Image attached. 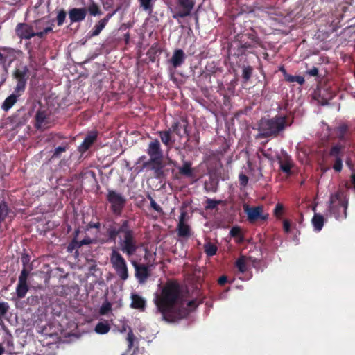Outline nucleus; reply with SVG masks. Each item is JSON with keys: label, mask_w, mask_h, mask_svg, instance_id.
Instances as JSON below:
<instances>
[{"label": "nucleus", "mask_w": 355, "mask_h": 355, "mask_svg": "<svg viewBox=\"0 0 355 355\" xmlns=\"http://www.w3.org/2000/svg\"><path fill=\"white\" fill-rule=\"evenodd\" d=\"M25 48H26V49L28 50V53L29 55V58H33V51H32V49L30 46V43L29 42L26 43L25 44Z\"/></svg>", "instance_id": "obj_59"}, {"label": "nucleus", "mask_w": 355, "mask_h": 355, "mask_svg": "<svg viewBox=\"0 0 355 355\" xmlns=\"http://www.w3.org/2000/svg\"><path fill=\"white\" fill-rule=\"evenodd\" d=\"M16 35L21 40H29L35 37L33 27L26 23H19L15 28Z\"/></svg>", "instance_id": "obj_14"}, {"label": "nucleus", "mask_w": 355, "mask_h": 355, "mask_svg": "<svg viewBox=\"0 0 355 355\" xmlns=\"http://www.w3.org/2000/svg\"><path fill=\"white\" fill-rule=\"evenodd\" d=\"M349 129V126L345 123L340 124L336 127L335 132L340 141L343 142L347 141Z\"/></svg>", "instance_id": "obj_28"}, {"label": "nucleus", "mask_w": 355, "mask_h": 355, "mask_svg": "<svg viewBox=\"0 0 355 355\" xmlns=\"http://www.w3.org/2000/svg\"><path fill=\"white\" fill-rule=\"evenodd\" d=\"M86 8L87 12L88 11L92 16H98L102 14L100 7L94 1H92Z\"/></svg>", "instance_id": "obj_38"}, {"label": "nucleus", "mask_w": 355, "mask_h": 355, "mask_svg": "<svg viewBox=\"0 0 355 355\" xmlns=\"http://www.w3.org/2000/svg\"><path fill=\"white\" fill-rule=\"evenodd\" d=\"M127 331H128V335H127L126 340L128 343V348L131 349L133 346L135 337L133 334L132 328L127 323L123 322L119 329V331L121 333H124Z\"/></svg>", "instance_id": "obj_27"}, {"label": "nucleus", "mask_w": 355, "mask_h": 355, "mask_svg": "<svg viewBox=\"0 0 355 355\" xmlns=\"http://www.w3.org/2000/svg\"><path fill=\"white\" fill-rule=\"evenodd\" d=\"M280 170L286 175H291V168L293 167V162L290 156L285 154L283 157H277Z\"/></svg>", "instance_id": "obj_23"}, {"label": "nucleus", "mask_w": 355, "mask_h": 355, "mask_svg": "<svg viewBox=\"0 0 355 355\" xmlns=\"http://www.w3.org/2000/svg\"><path fill=\"white\" fill-rule=\"evenodd\" d=\"M75 248H78V246H76V244L73 243V241L69 244L68 245V251L72 252V250Z\"/></svg>", "instance_id": "obj_61"}, {"label": "nucleus", "mask_w": 355, "mask_h": 355, "mask_svg": "<svg viewBox=\"0 0 355 355\" xmlns=\"http://www.w3.org/2000/svg\"><path fill=\"white\" fill-rule=\"evenodd\" d=\"M236 266L237 267L238 270L241 272H244L246 271V263L245 261L243 258H239L236 261Z\"/></svg>", "instance_id": "obj_48"}, {"label": "nucleus", "mask_w": 355, "mask_h": 355, "mask_svg": "<svg viewBox=\"0 0 355 355\" xmlns=\"http://www.w3.org/2000/svg\"><path fill=\"white\" fill-rule=\"evenodd\" d=\"M147 154L149 155L150 159L157 157H164L163 151L161 148V144L158 139H155L150 142L146 150Z\"/></svg>", "instance_id": "obj_18"}, {"label": "nucleus", "mask_w": 355, "mask_h": 355, "mask_svg": "<svg viewBox=\"0 0 355 355\" xmlns=\"http://www.w3.org/2000/svg\"><path fill=\"white\" fill-rule=\"evenodd\" d=\"M40 22H41V20H40V19H39V20H35V21H34V23L35 24V30H36L37 31H42V28H41V26H40Z\"/></svg>", "instance_id": "obj_62"}, {"label": "nucleus", "mask_w": 355, "mask_h": 355, "mask_svg": "<svg viewBox=\"0 0 355 355\" xmlns=\"http://www.w3.org/2000/svg\"><path fill=\"white\" fill-rule=\"evenodd\" d=\"M348 200L341 191H338L330 197L328 211L338 220H343L347 217Z\"/></svg>", "instance_id": "obj_4"}, {"label": "nucleus", "mask_w": 355, "mask_h": 355, "mask_svg": "<svg viewBox=\"0 0 355 355\" xmlns=\"http://www.w3.org/2000/svg\"><path fill=\"white\" fill-rule=\"evenodd\" d=\"M187 215L185 211H182L179 217L177 233L178 236L181 238H189L191 235V227L185 223Z\"/></svg>", "instance_id": "obj_15"}, {"label": "nucleus", "mask_w": 355, "mask_h": 355, "mask_svg": "<svg viewBox=\"0 0 355 355\" xmlns=\"http://www.w3.org/2000/svg\"><path fill=\"white\" fill-rule=\"evenodd\" d=\"M307 73L311 76H316L318 74V69L317 67H313L307 71Z\"/></svg>", "instance_id": "obj_56"}, {"label": "nucleus", "mask_w": 355, "mask_h": 355, "mask_svg": "<svg viewBox=\"0 0 355 355\" xmlns=\"http://www.w3.org/2000/svg\"><path fill=\"white\" fill-rule=\"evenodd\" d=\"M98 137V132L93 130L89 132L85 137L83 141L79 146V151L84 153L87 151L91 146L96 141Z\"/></svg>", "instance_id": "obj_20"}, {"label": "nucleus", "mask_w": 355, "mask_h": 355, "mask_svg": "<svg viewBox=\"0 0 355 355\" xmlns=\"http://www.w3.org/2000/svg\"><path fill=\"white\" fill-rule=\"evenodd\" d=\"M343 148L342 145L335 144L331 147L327 155V157L331 159V162L333 163L332 168L338 173L343 169Z\"/></svg>", "instance_id": "obj_8"}, {"label": "nucleus", "mask_w": 355, "mask_h": 355, "mask_svg": "<svg viewBox=\"0 0 355 355\" xmlns=\"http://www.w3.org/2000/svg\"><path fill=\"white\" fill-rule=\"evenodd\" d=\"M142 168L152 171L155 178L157 179L162 178L165 176L163 157L149 159L148 161L143 163Z\"/></svg>", "instance_id": "obj_11"}, {"label": "nucleus", "mask_w": 355, "mask_h": 355, "mask_svg": "<svg viewBox=\"0 0 355 355\" xmlns=\"http://www.w3.org/2000/svg\"><path fill=\"white\" fill-rule=\"evenodd\" d=\"M283 225H284V231L287 233L289 232L291 230V223H290L289 220H284Z\"/></svg>", "instance_id": "obj_57"}, {"label": "nucleus", "mask_w": 355, "mask_h": 355, "mask_svg": "<svg viewBox=\"0 0 355 355\" xmlns=\"http://www.w3.org/2000/svg\"><path fill=\"white\" fill-rule=\"evenodd\" d=\"M140 7L145 11L152 12L153 8V0H138Z\"/></svg>", "instance_id": "obj_40"}, {"label": "nucleus", "mask_w": 355, "mask_h": 355, "mask_svg": "<svg viewBox=\"0 0 355 355\" xmlns=\"http://www.w3.org/2000/svg\"><path fill=\"white\" fill-rule=\"evenodd\" d=\"M28 291V284L19 283L16 288V293L18 298H23Z\"/></svg>", "instance_id": "obj_37"}, {"label": "nucleus", "mask_w": 355, "mask_h": 355, "mask_svg": "<svg viewBox=\"0 0 355 355\" xmlns=\"http://www.w3.org/2000/svg\"><path fill=\"white\" fill-rule=\"evenodd\" d=\"M110 263L120 279L125 281L129 277L128 268L124 257L113 248L110 254Z\"/></svg>", "instance_id": "obj_5"}, {"label": "nucleus", "mask_w": 355, "mask_h": 355, "mask_svg": "<svg viewBox=\"0 0 355 355\" xmlns=\"http://www.w3.org/2000/svg\"><path fill=\"white\" fill-rule=\"evenodd\" d=\"M111 310V304L110 303L103 304L100 309V313L101 315L107 314Z\"/></svg>", "instance_id": "obj_54"}, {"label": "nucleus", "mask_w": 355, "mask_h": 355, "mask_svg": "<svg viewBox=\"0 0 355 355\" xmlns=\"http://www.w3.org/2000/svg\"><path fill=\"white\" fill-rule=\"evenodd\" d=\"M107 200L111 205V210L116 216H121L126 204V198L114 190H108Z\"/></svg>", "instance_id": "obj_7"}, {"label": "nucleus", "mask_w": 355, "mask_h": 355, "mask_svg": "<svg viewBox=\"0 0 355 355\" xmlns=\"http://www.w3.org/2000/svg\"><path fill=\"white\" fill-rule=\"evenodd\" d=\"M95 243H96V241L94 239L89 238V236H86L85 238H84L83 240H81L80 241H77V239H76V238L73 239V243L76 244V246H78V248H80L83 245H90V244Z\"/></svg>", "instance_id": "obj_42"}, {"label": "nucleus", "mask_w": 355, "mask_h": 355, "mask_svg": "<svg viewBox=\"0 0 355 355\" xmlns=\"http://www.w3.org/2000/svg\"><path fill=\"white\" fill-rule=\"evenodd\" d=\"M204 250L208 257H212L216 254L218 248L215 244L208 241L204 244Z\"/></svg>", "instance_id": "obj_35"}, {"label": "nucleus", "mask_w": 355, "mask_h": 355, "mask_svg": "<svg viewBox=\"0 0 355 355\" xmlns=\"http://www.w3.org/2000/svg\"><path fill=\"white\" fill-rule=\"evenodd\" d=\"M285 80L288 83H294L297 82L300 85H303L304 83V78L300 76H293V75H286Z\"/></svg>", "instance_id": "obj_45"}, {"label": "nucleus", "mask_w": 355, "mask_h": 355, "mask_svg": "<svg viewBox=\"0 0 355 355\" xmlns=\"http://www.w3.org/2000/svg\"><path fill=\"white\" fill-rule=\"evenodd\" d=\"M43 29L44 30V33H46V34L53 31V28L51 26L45 27Z\"/></svg>", "instance_id": "obj_64"}, {"label": "nucleus", "mask_w": 355, "mask_h": 355, "mask_svg": "<svg viewBox=\"0 0 355 355\" xmlns=\"http://www.w3.org/2000/svg\"><path fill=\"white\" fill-rule=\"evenodd\" d=\"M9 310V305L8 302H0V318L4 316Z\"/></svg>", "instance_id": "obj_51"}, {"label": "nucleus", "mask_w": 355, "mask_h": 355, "mask_svg": "<svg viewBox=\"0 0 355 355\" xmlns=\"http://www.w3.org/2000/svg\"><path fill=\"white\" fill-rule=\"evenodd\" d=\"M179 174L185 178H193L194 171L192 168V163L190 161L183 160L182 165L178 166Z\"/></svg>", "instance_id": "obj_25"}, {"label": "nucleus", "mask_w": 355, "mask_h": 355, "mask_svg": "<svg viewBox=\"0 0 355 355\" xmlns=\"http://www.w3.org/2000/svg\"><path fill=\"white\" fill-rule=\"evenodd\" d=\"M131 303L130 306L132 309L144 311L146 306V300L137 293H132L130 295Z\"/></svg>", "instance_id": "obj_22"}, {"label": "nucleus", "mask_w": 355, "mask_h": 355, "mask_svg": "<svg viewBox=\"0 0 355 355\" xmlns=\"http://www.w3.org/2000/svg\"><path fill=\"white\" fill-rule=\"evenodd\" d=\"M121 234L123 235V239L119 241L121 250L128 257L134 255L138 249V245L129 220H122L120 223H114L106 229L107 241L115 242Z\"/></svg>", "instance_id": "obj_2"}, {"label": "nucleus", "mask_w": 355, "mask_h": 355, "mask_svg": "<svg viewBox=\"0 0 355 355\" xmlns=\"http://www.w3.org/2000/svg\"><path fill=\"white\" fill-rule=\"evenodd\" d=\"M279 71L283 73L284 79L286 78V76L288 75V73L286 72V70L285 69L284 67H281L279 68Z\"/></svg>", "instance_id": "obj_63"}, {"label": "nucleus", "mask_w": 355, "mask_h": 355, "mask_svg": "<svg viewBox=\"0 0 355 355\" xmlns=\"http://www.w3.org/2000/svg\"><path fill=\"white\" fill-rule=\"evenodd\" d=\"M227 282V277L225 275L220 277L218 279V284L220 286L225 285Z\"/></svg>", "instance_id": "obj_58"}, {"label": "nucleus", "mask_w": 355, "mask_h": 355, "mask_svg": "<svg viewBox=\"0 0 355 355\" xmlns=\"http://www.w3.org/2000/svg\"><path fill=\"white\" fill-rule=\"evenodd\" d=\"M311 222L314 230L317 232H320L323 227L324 219L321 214L315 213L312 218Z\"/></svg>", "instance_id": "obj_32"}, {"label": "nucleus", "mask_w": 355, "mask_h": 355, "mask_svg": "<svg viewBox=\"0 0 355 355\" xmlns=\"http://www.w3.org/2000/svg\"><path fill=\"white\" fill-rule=\"evenodd\" d=\"M240 37L246 38V40H248L253 44H259L262 45L261 40L258 37L257 33L252 28L247 31L246 33H242Z\"/></svg>", "instance_id": "obj_29"}, {"label": "nucleus", "mask_w": 355, "mask_h": 355, "mask_svg": "<svg viewBox=\"0 0 355 355\" xmlns=\"http://www.w3.org/2000/svg\"><path fill=\"white\" fill-rule=\"evenodd\" d=\"M23 94L24 92H19L17 93L16 89H14L13 92L3 101L1 105L2 109L6 112L8 111L17 103L18 98Z\"/></svg>", "instance_id": "obj_24"}, {"label": "nucleus", "mask_w": 355, "mask_h": 355, "mask_svg": "<svg viewBox=\"0 0 355 355\" xmlns=\"http://www.w3.org/2000/svg\"><path fill=\"white\" fill-rule=\"evenodd\" d=\"M188 125V121L186 119H182L181 121L173 122L168 129L172 133L176 134L180 138H182L184 135L189 136Z\"/></svg>", "instance_id": "obj_16"}, {"label": "nucleus", "mask_w": 355, "mask_h": 355, "mask_svg": "<svg viewBox=\"0 0 355 355\" xmlns=\"http://www.w3.org/2000/svg\"><path fill=\"white\" fill-rule=\"evenodd\" d=\"M243 209L247 215L250 223L254 224L258 220L266 221L268 218V214H264L263 206L250 207L248 205L243 206Z\"/></svg>", "instance_id": "obj_10"}, {"label": "nucleus", "mask_w": 355, "mask_h": 355, "mask_svg": "<svg viewBox=\"0 0 355 355\" xmlns=\"http://www.w3.org/2000/svg\"><path fill=\"white\" fill-rule=\"evenodd\" d=\"M173 17L178 19L189 16L196 5V0H176Z\"/></svg>", "instance_id": "obj_9"}, {"label": "nucleus", "mask_w": 355, "mask_h": 355, "mask_svg": "<svg viewBox=\"0 0 355 355\" xmlns=\"http://www.w3.org/2000/svg\"><path fill=\"white\" fill-rule=\"evenodd\" d=\"M0 50L6 53L7 55H4L1 51H0V64H5L7 61V56H12L13 58L10 60H13L15 57V53L21 54L22 53V51L21 50H15L12 48L10 47H1L0 48Z\"/></svg>", "instance_id": "obj_26"}, {"label": "nucleus", "mask_w": 355, "mask_h": 355, "mask_svg": "<svg viewBox=\"0 0 355 355\" xmlns=\"http://www.w3.org/2000/svg\"><path fill=\"white\" fill-rule=\"evenodd\" d=\"M135 268V276L141 285L144 284L151 276V270L148 265L138 263L135 261H132Z\"/></svg>", "instance_id": "obj_12"}, {"label": "nucleus", "mask_w": 355, "mask_h": 355, "mask_svg": "<svg viewBox=\"0 0 355 355\" xmlns=\"http://www.w3.org/2000/svg\"><path fill=\"white\" fill-rule=\"evenodd\" d=\"M223 200H214L211 198H207L205 201L206 209H216L218 205H221L223 203Z\"/></svg>", "instance_id": "obj_41"}, {"label": "nucleus", "mask_w": 355, "mask_h": 355, "mask_svg": "<svg viewBox=\"0 0 355 355\" xmlns=\"http://www.w3.org/2000/svg\"><path fill=\"white\" fill-rule=\"evenodd\" d=\"M33 270V267H29V268H22L21 271V274L19 277V283L28 284V277L29 275L30 272Z\"/></svg>", "instance_id": "obj_43"}, {"label": "nucleus", "mask_w": 355, "mask_h": 355, "mask_svg": "<svg viewBox=\"0 0 355 355\" xmlns=\"http://www.w3.org/2000/svg\"><path fill=\"white\" fill-rule=\"evenodd\" d=\"M239 180L241 187H245L248 183L249 178L245 174L241 173L239 175Z\"/></svg>", "instance_id": "obj_52"}, {"label": "nucleus", "mask_w": 355, "mask_h": 355, "mask_svg": "<svg viewBox=\"0 0 355 355\" xmlns=\"http://www.w3.org/2000/svg\"><path fill=\"white\" fill-rule=\"evenodd\" d=\"M158 134L160 137L162 142L166 146H171L175 142V139L172 138V132L169 129L159 131Z\"/></svg>", "instance_id": "obj_30"}, {"label": "nucleus", "mask_w": 355, "mask_h": 355, "mask_svg": "<svg viewBox=\"0 0 355 355\" xmlns=\"http://www.w3.org/2000/svg\"><path fill=\"white\" fill-rule=\"evenodd\" d=\"M50 115L45 110H39L35 116L34 126L36 129H46L50 127Z\"/></svg>", "instance_id": "obj_13"}, {"label": "nucleus", "mask_w": 355, "mask_h": 355, "mask_svg": "<svg viewBox=\"0 0 355 355\" xmlns=\"http://www.w3.org/2000/svg\"><path fill=\"white\" fill-rule=\"evenodd\" d=\"M68 14L71 24L80 22L84 21L87 16V8L85 7L73 8L69 10Z\"/></svg>", "instance_id": "obj_17"}, {"label": "nucleus", "mask_w": 355, "mask_h": 355, "mask_svg": "<svg viewBox=\"0 0 355 355\" xmlns=\"http://www.w3.org/2000/svg\"><path fill=\"white\" fill-rule=\"evenodd\" d=\"M30 256L28 254H23L21 257V261L23 265V268H29V267H32V264L30 263Z\"/></svg>", "instance_id": "obj_49"}, {"label": "nucleus", "mask_w": 355, "mask_h": 355, "mask_svg": "<svg viewBox=\"0 0 355 355\" xmlns=\"http://www.w3.org/2000/svg\"><path fill=\"white\" fill-rule=\"evenodd\" d=\"M205 189L207 191L216 192L217 191V183L211 182L205 183Z\"/></svg>", "instance_id": "obj_53"}, {"label": "nucleus", "mask_w": 355, "mask_h": 355, "mask_svg": "<svg viewBox=\"0 0 355 355\" xmlns=\"http://www.w3.org/2000/svg\"><path fill=\"white\" fill-rule=\"evenodd\" d=\"M110 326L107 322H99L95 327V331L99 334H105L109 332Z\"/></svg>", "instance_id": "obj_36"}, {"label": "nucleus", "mask_w": 355, "mask_h": 355, "mask_svg": "<svg viewBox=\"0 0 355 355\" xmlns=\"http://www.w3.org/2000/svg\"><path fill=\"white\" fill-rule=\"evenodd\" d=\"M162 50L157 44H154L148 51L147 55L150 60L153 62L155 61V56L157 53H161Z\"/></svg>", "instance_id": "obj_39"}, {"label": "nucleus", "mask_w": 355, "mask_h": 355, "mask_svg": "<svg viewBox=\"0 0 355 355\" xmlns=\"http://www.w3.org/2000/svg\"><path fill=\"white\" fill-rule=\"evenodd\" d=\"M230 235L236 239V241L238 243H242L245 240L242 229L239 226L232 227L230 231Z\"/></svg>", "instance_id": "obj_31"}, {"label": "nucleus", "mask_w": 355, "mask_h": 355, "mask_svg": "<svg viewBox=\"0 0 355 355\" xmlns=\"http://www.w3.org/2000/svg\"><path fill=\"white\" fill-rule=\"evenodd\" d=\"M286 115L277 114L273 117H263L258 123L257 139L277 138L290 125Z\"/></svg>", "instance_id": "obj_3"}, {"label": "nucleus", "mask_w": 355, "mask_h": 355, "mask_svg": "<svg viewBox=\"0 0 355 355\" xmlns=\"http://www.w3.org/2000/svg\"><path fill=\"white\" fill-rule=\"evenodd\" d=\"M284 209V208L283 205L281 203H277L274 209V215L278 218H281V216L283 215Z\"/></svg>", "instance_id": "obj_50"}, {"label": "nucleus", "mask_w": 355, "mask_h": 355, "mask_svg": "<svg viewBox=\"0 0 355 355\" xmlns=\"http://www.w3.org/2000/svg\"><path fill=\"white\" fill-rule=\"evenodd\" d=\"M45 35H46V33H44V29H42L40 31L35 32V36H37L40 38H43L45 36Z\"/></svg>", "instance_id": "obj_60"}, {"label": "nucleus", "mask_w": 355, "mask_h": 355, "mask_svg": "<svg viewBox=\"0 0 355 355\" xmlns=\"http://www.w3.org/2000/svg\"><path fill=\"white\" fill-rule=\"evenodd\" d=\"M186 55L182 49H178L173 51V55L169 60L173 68L180 67L185 61Z\"/></svg>", "instance_id": "obj_21"}, {"label": "nucleus", "mask_w": 355, "mask_h": 355, "mask_svg": "<svg viewBox=\"0 0 355 355\" xmlns=\"http://www.w3.org/2000/svg\"><path fill=\"white\" fill-rule=\"evenodd\" d=\"M116 12V10L113 11L112 13H108L107 15L102 19L99 20L93 27L92 31L89 32L90 35L92 37H95L98 35L102 30L105 27L109 20L112 17V16Z\"/></svg>", "instance_id": "obj_19"}, {"label": "nucleus", "mask_w": 355, "mask_h": 355, "mask_svg": "<svg viewBox=\"0 0 355 355\" xmlns=\"http://www.w3.org/2000/svg\"><path fill=\"white\" fill-rule=\"evenodd\" d=\"M154 303L162 320L168 322H175L187 318L190 313L189 308L197 306L195 300H191L185 305L180 285L172 280L165 284L159 294H156Z\"/></svg>", "instance_id": "obj_1"}, {"label": "nucleus", "mask_w": 355, "mask_h": 355, "mask_svg": "<svg viewBox=\"0 0 355 355\" xmlns=\"http://www.w3.org/2000/svg\"><path fill=\"white\" fill-rule=\"evenodd\" d=\"M69 148V144L64 143L62 146H60L55 148L53 155H51V159H55L60 158L61 154L66 152Z\"/></svg>", "instance_id": "obj_33"}, {"label": "nucleus", "mask_w": 355, "mask_h": 355, "mask_svg": "<svg viewBox=\"0 0 355 355\" xmlns=\"http://www.w3.org/2000/svg\"><path fill=\"white\" fill-rule=\"evenodd\" d=\"M66 16L67 13L64 9H62L58 12L56 17L58 26H60L64 24Z\"/></svg>", "instance_id": "obj_46"}, {"label": "nucleus", "mask_w": 355, "mask_h": 355, "mask_svg": "<svg viewBox=\"0 0 355 355\" xmlns=\"http://www.w3.org/2000/svg\"><path fill=\"white\" fill-rule=\"evenodd\" d=\"M257 46H261V44H253L249 40H246V38L240 37L239 39V47L243 50H248Z\"/></svg>", "instance_id": "obj_34"}, {"label": "nucleus", "mask_w": 355, "mask_h": 355, "mask_svg": "<svg viewBox=\"0 0 355 355\" xmlns=\"http://www.w3.org/2000/svg\"><path fill=\"white\" fill-rule=\"evenodd\" d=\"M253 68L251 66L244 67L242 70V78L245 82H248L252 75Z\"/></svg>", "instance_id": "obj_44"}, {"label": "nucleus", "mask_w": 355, "mask_h": 355, "mask_svg": "<svg viewBox=\"0 0 355 355\" xmlns=\"http://www.w3.org/2000/svg\"><path fill=\"white\" fill-rule=\"evenodd\" d=\"M12 77L16 80V85L14 89L16 92H22L24 93L26 88L27 81L29 78V69L27 65L20 63L12 71Z\"/></svg>", "instance_id": "obj_6"}, {"label": "nucleus", "mask_w": 355, "mask_h": 355, "mask_svg": "<svg viewBox=\"0 0 355 355\" xmlns=\"http://www.w3.org/2000/svg\"><path fill=\"white\" fill-rule=\"evenodd\" d=\"M101 227V223L99 222L93 223L89 222L85 227V230H89L90 229L94 228L96 230H99Z\"/></svg>", "instance_id": "obj_55"}, {"label": "nucleus", "mask_w": 355, "mask_h": 355, "mask_svg": "<svg viewBox=\"0 0 355 355\" xmlns=\"http://www.w3.org/2000/svg\"><path fill=\"white\" fill-rule=\"evenodd\" d=\"M147 198L149 199L150 202V207L156 211L157 213L162 214L163 213L162 208L155 202V200L152 198L150 195H148Z\"/></svg>", "instance_id": "obj_47"}]
</instances>
